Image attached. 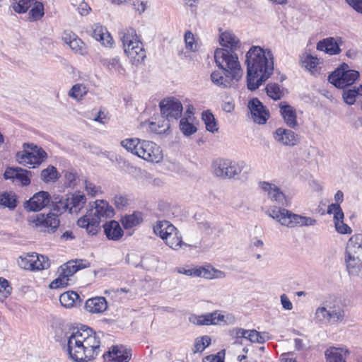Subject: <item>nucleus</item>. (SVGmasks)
Listing matches in <instances>:
<instances>
[{
    "label": "nucleus",
    "mask_w": 362,
    "mask_h": 362,
    "mask_svg": "<svg viewBox=\"0 0 362 362\" xmlns=\"http://www.w3.org/2000/svg\"><path fill=\"white\" fill-rule=\"evenodd\" d=\"M60 343L69 356L76 362L90 361L100 352V338L92 329L86 326L67 332Z\"/></svg>",
    "instance_id": "1"
},
{
    "label": "nucleus",
    "mask_w": 362,
    "mask_h": 362,
    "mask_svg": "<svg viewBox=\"0 0 362 362\" xmlns=\"http://www.w3.org/2000/svg\"><path fill=\"white\" fill-rule=\"evenodd\" d=\"M247 88L257 89L272 74L274 57L272 51L259 46H252L245 55Z\"/></svg>",
    "instance_id": "2"
},
{
    "label": "nucleus",
    "mask_w": 362,
    "mask_h": 362,
    "mask_svg": "<svg viewBox=\"0 0 362 362\" xmlns=\"http://www.w3.org/2000/svg\"><path fill=\"white\" fill-rule=\"evenodd\" d=\"M114 210L104 200H96L90 206L86 214L77 221V225L86 228L89 235H95L99 231L102 218L112 217Z\"/></svg>",
    "instance_id": "3"
},
{
    "label": "nucleus",
    "mask_w": 362,
    "mask_h": 362,
    "mask_svg": "<svg viewBox=\"0 0 362 362\" xmlns=\"http://www.w3.org/2000/svg\"><path fill=\"white\" fill-rule=\"evenodd\" d=\"M121 146L128 152L151 163H159L163 155L161 148L156 143L138 138L126 139L121 141Z\"/></svg>",
    "instance_id": "4"
},
{
    "label": "nucleus",
    "mask_w": 362,
    "mask_h": 362,
    "mask_svg": "<svg viewBox=\"0 0 362 362\" xmlns=\"http://www.w3.org/2000/svg\"><path fill=\"white\" fill-rule=\"evenodd\" d=\"M344 305L339 301H325L317 307L314 313V320L321 325H338L345 320Z\"/></svg>",
    "instance_id": "5"
},
{
    "label": "nucleus",
    "mask_w": 362,
    "mask_h": 362,
    "mask_svg": "<svg viewBox=\"0 0 362 362\" xmlns=\"http://www.w3.org/2000/svg\"><path fill=\"white\" fill-rule=\"evenodd\" d=\"M124 50L134 64L141 63L146 57L142 42L139 40L135 29L127 28L119 33Z\"/></svg>",
    "instance_id": "6"
},
{
    "label": "nucleus",
    "mask_w": 362,
    "mask_h": 362,
    "mask_svg": "<svg viewBox=\"0 0 362 362\" xmlns=\"http://www.w3.org/2000/svg\"><path fill=\"white\" fill-rule=\"evenodd\" d=\"M237 52L226 48H218L214 52L217 66L222 69V71L231 73L235 81H238L243 75V70L238 61Z\"/></svg>",
    "instance_id": "7"
},
{
    "label": "nucleus",
    "mask_w": 362,
    "mask_h": 362,
    "mask_svg": "<svg viewBox=\"0 0 362 362\" xmlns=\"http://www.w3.org/2000/svg\"><path fill=\"white\" fill-rule=\"evenodd\" d=\"M346 269L350 275L357 276L362 270V234L350 238L346 247Z\"/></svg>",
    "instance_id": "8"
},
{
    "label": "nucleus",
    "mask_w": 362,
    "mask_h": 362,
    "mask_svg": "<svg viewBox=\"0 0 362 362\" xmlns=\"http://www.w3.org/2000/svg\"><path fill=\"white\" fill-rule=\"evenodd\" d=\"M153 230L155 235L173 250H179L185 245L180 231L168 221H157L153 226Z\"/></svg>",
    "instance_id": "9"
},
{
    "label": "nucleus",
    "mask_w": 362,
    "mask_h": 362,
    "mask_svg": "<svg viewBox=\"0 0 362 362\" xmlns=\"http://www.w3.org/2000/svg\"><path fill=\"white\" fill-rule=\"evenodd\" d=\"M245 168L243 161H235L226 158H217L211 164L212 174L220 179L236 178Z\"/></svg>",
    "instance_id": "10"
},
{
    "label": "nucleus",
    "mask_w": 362,
    "mask_h": 362,
    "mask_svg": "<svg viewBox=\"0 0 362 362\" xmlns=\"http://www.w3.org/2000/svg\"><path fill=\"white\" fill-rule=\"evenodd\" d=\"M46 152L33 144H24L23 150L16 153L17 161L23 165L35 168L40 165L46 158Z\"/></svg>",
    "instance_id": "11"
},
{
    "label": "nucleus",
    "mask_w": 362,
    "mask_h": 362,
    "mask_svg": "<svg viewBox=\"0 0 362 362\" xmlns=\"http://www.w3.org/2000/svg\"><path fill=\"white\" fill-rule=\"evenodd\" d=\"M358 76V71L349 69L347 64H343L329 76L328 81L337 88H345L353 84Z\"/></svg>",
    "instance_id": "12"
},
{
    "label": "nucleus",
    "mask_w": 362,
    "mask_h": 362,
    "mask_svg": "<svg viewBox=\"0 0 362 362\" xmlns=\"http://www.w3.org/2000/svg\"><path fill=\"white\" fill-rule=\"evenodd\" d=\"M30 223L40 232L54 233L59 226V219L54 213L39 214L29 217Z\"/></svg>",
    "instance_id": "13"
},
{
    "label": "nucleus",
    "mask_w": 362,
    "mask_h": 362,
    "mask_svg": "<svg viewBox=\"0 0 362 362\" xmlns=\"http://www.w3.org/2000/svg\"><path fill=\"white\" fill-rule=\"evenodd\" d=\"M267 214L281 225L288 228L298 226L301 216L293 214L284 208L276 206L268 209Z\"/></svg>",
    "instance_id": "14"
},
{
    "label": "nucleus",
    "mask_w": 362,
    "mask_h": 362,
    "mask_svg": "<svg viewBox=\"0 0 362 362\" xmlns=\"http://www.w3.org/2000/svg\"><path fill=\"white\" fill-rule=\"evenodd\" d=\"M18 264L24 269L42 270L49 268L50 262L47 257L32 253L21 257Z\"/></svg>",
    "instance_id": "15"
},
{
    "label": "nucleus",
    "mask_w": 362,
    "mask_h": 362,
    "mask_svg": "<svg viewBox=\"0 0 362 362\" xmlns=\"http://www.w3.org/2000/svg\"><path fill=\"white\" fill-rule=\"evenodd\" d=\"M162 115L170 122L171 119L177 120L182 114V105L181 103L174 98H170L160 103Z\"/></svg>",
    "instance_id": "16"
},
{
    "label": "nucleus",
    "mask_w": 362,
    "mask_h": 362,
    "mask_svg": "<svg viewBox=\"0 0 362 362\" xmlns=\"http://www.w3.org/2000/svg\"><path fill=\"white\" fill-rule=\"evenodd\" d=\"M62 273L59 277L51 282V288H59L66 286L69 283V277L76 273L77 270L76 262L71 260L61 267Z\"/></svg>",
    "instance_id": "17"
},
{
    "label": "nucleus",
    "mask_w": 362,
    "mask_h": 362,
    "mask_svg": "<svg viewBox=\"0 0 362 362\" xmlns=\"http://www.w3.org/2000/svg\"><path fill=\"white\" fill-rule=\"evenodd\" d=\"M130 350L120 345L112 346L109 351L103 354L105 362H129L132 354Z\"/></svg>",
    "instance_id": "18"
},
{
    "label": "nucleus",
    "mask_w": 362,
    "mask_h": 362,
    "mask_svg": "<svg viewBox=\"0 0 362 362\" xmlns=\"http://www.w3.org/2000/svg\"><path fill=\"white\" fill-rule=\"evenodd\" d=\"M274 140L281 145L295 146L300 141V136L291 129L279 127L273 134Z\"/></svg>",
    "instance_id": "19"
},
{
    "label": "nucleus",
    "mask_w": 362,
    "mask_h": 362,
    "mask_svg": "<svg viewBox=\"0 0 362 362\" xmlns=\"http://www.w3.org/2000/svg\"><path fill=\"white\" fill-rule=\"evenodd\" d=\"M248 109L253 121L257 124H264L269 117V113L262 102L254 98L248 103Z\"/></svg>",
    "instance_id": "20"
},
{
    "label": "nucleus",
    "mask_w": 362,
    "mask_h": 362,
    "mask_svg": "<svg viewBox=\"0 0 362 362\" xmlns=\"http://www.w3.org/2000/svg\"><path fill=\"white\" fill-rule=\"evenodd\" d=\"M50 202V196L47 192L40 191L35 193L24 204V208L28 211H38L47 206Z\"/></svg>",
    "instance_id": "21"
},
{
    "label": "nucleus",
    "mask_w": 362,
    "mask_h": 362,
    "mask_svg": "<svg viewBox=\"0 0 362 362\" xmlns=\"http://www.w3.org/2000/svg\"><path fill=\"white\" fill-rule=\"evenodd\" d=\"M226 316L218 311L211 313H206L202 315H193L189 317V320L197 325H218L221 322H226Z\"/></svg>",
    "instance_id": "22"
},
{
    "label": "nucleus",
    "mask_w": 362,
    "mask_h": 362,
    "mask_svg": "<svg viewBox=\"0 0 362 362\" xmlns=\"http://www.w3.org/2000/svg\"><path fill=\"white\" fill-rule=\"evenodd\" d=\"M259 186L264 192H267L268 198L272 202L283 206L286 204L285 194L276 185L263 181L259 182Z\"/></svg>",
    "instance_id": "23"
},
{
    "label": "nucleus",
    "mask_w": 362,
    "mask_h": 362,
    "mask_svg": "<svg viewBox=\"0 0 362 362\" xmlns=\"http://www.w3.org/2000/svg\"><path fill=\"white\" fill-rule=\"evenodd\" d=\"M350 351L346 346H330L325 351L326 362H346Z\"/></svg>",
    "instance_id": "24"
},
{
    "label": "nucleus",
    "mask_w": 362,
    "mask_h": 362,
    "mask_svg": "<svg viewBox=\"0 0 362 362\" xmlns=\"http://www.w3.org/2000/svg\"><path fill=\"white\" fill-rule=\"evenodd\" d=\"M31 173L21 168H7L4 173V178L6 180H18L22 185L27 186L30 183V176Z\"/></svg>",
    "instance_id": "25"
},
{
    "label": "nucleus",
    "mask_w": 362,
    "mask_h": 362,
    "mask_svg": "<svg viewBox=\"0 0 362 362\" xmlns=\"http://www.w3.org/2000/svg\"><path fill=\"white\" fill-rule=\"evenodd\" d=\"M62 37L63 41L76 53L84 54L86 52L84 42L73 32L64 31Z\"/></svg>",
    "instance_id": "26"
},
{
    "label": "nucleus",
    "mask_w": 362,
    "mask_h": 362,
    "mask_svg": "<svg viewBox=\"0 0 362 362\" xmlns=\"http://www.w3.org/2000/svg\"><path fill=\"white\" fill-rule=\"evenodd\" d=\"M280 112L286 124L291 128L296 129L298 124L296 110L286 102H281L279 104Z\"/></svg>",
    "instance_id": "27"
},
{
    "label": "nucleus",
    "mask_w": 362,
    "mask_h": 362,
    "mask_svg": "<svg viewBox=\"0 0 362 362\" xmlns=\"http://www.w3.org/2000/svg\"><path fill=\"white\" fill-rule=\"evenodd\" d=\"M211 80L216 86L221 88H227L233 85V81H235V78L232 77L231 73L226 71L221 73L215 71L211 74Z\"/></svg>",
    "instance_id": "28"
},
{
    "label": "nucleus",
    "mask_w": 362,
    "mask_h": 362,
    "mask_svg": "<svg viewBox=\"0 0 362 362\" xmlns=\"http://www.w3.org/2000/svg\"><path fill=\"white\" fill-rule=\"evenodd\" d=\"M220 43L222 48L233 51H240L241 43L240 40L231 31H226L220 35Z\"/></svg>",
    "instance_id": "29"
},
{
    "label": "nucleus",
    "mask_w": 362,
    "mask_h": 362,
    "mask_svg": "<svg viewBox=\"0 0 362 362\" xmlns=\"http://www.w3.org/2000/svg\"><path fill=\"white\" fill-rule=\"evenodd\" d=\"M103 228L104 233L109 240H118L124 235V231L119 222L115 220L106 222L103 225Z\"/></svg>",
    "instance_id": "30"
},
{
    "label": "nucleus",
    "mask_w": 362,
    "mask_h": 362,
    "mask_svg": "<svg viewBox=\"0 0 362 362\" xmlns=\"http://www.w3.org/2000/svg\"><path fill=\"white\" fill-rule=\"evenodd\" d=\"M107 308V303L104 297L89 298L85 304V309L91 313H101Z\"/></svg>",
    "instance_id": "31"
},
{
    "label": "nucleus",
    "mask_w": 362,
    "mask_h": 362,
    "mask_svg": "<svg viewBox=\"0 0 362 362\" xmlns=\"http://www.w3.org/2000/svg\"><path fill=\"white\" fill-rule=\"evenodd\" d=\"M93 37L100 41L105 46H110L113 43V39L107 29L100 24H95L93 26Z\"/></svg>",
    "instance_id": "32"
},
{
    "label": "nucleus",
    "mask_w": 362,
    "mask_h": 362,
    "mask_svg": "<svg viewBox=\"0 0 362 362\" xmlns=\"http://www.w3.org/2000/svg\"><path fill=\"white\" fill-rule=\"evenodd\" d=\"M69 198V211L71 214H78L84 206L86 202V196L81 192L71 194Z\"/></svg>",
    "instance_id": "33"
},
{
    "label": "nucleus",
    "mask_w": 362,
    "mask_h": 362,
    "mask_svg": "<svg viewBox=\"0 0 362 362\" xmlns=\"http://www.w3.org/2000/svg\"><path fill=\"white\" fill-rule=\"evenodd\" d=\"M317 49L331 55L339 54L341 51L338 43L333 37H328L320 41L317 45Z\"/></svg>",
    "instance_id": "34"
},
{
    "label": "nucleus",
    "mask_w": 362,
    "mask_h": 362,
    "mask_svg": "<svg viewBox=\"0 0 362 362\" xmlns=\"http://www.w3.org/2000/svg\"><path fill=\"white\" fill-rule=\"evenodd\" d=\"M101 64L106 68L110 72H117L120 74H123L124 69L122 67L119 58L115 57H102L100 59Z\"/></svg>",
    "instance_id": "35"
},
{
    "label": "nucleus",
    "mask_w": 362,
    "mask_h": 362,
    "mask_svg": "<svg viewBox=\"0 0 362 362\" xmlns=\"http://www.w3.org/2000/svg\"><path fill=\"white\" fill-rule=\"evenodd\" d=\"M59 301L63 307L70 308L76 305L77 303H80L82 300L76 292L69 291L60 295Z\"/></svg>",
    "instance_id": "36"
},
{
    "label": "nucleus",
    "mask_w": 362,
    "mask_h": 362,
    "mask_svg": "<svg viewBox=\"0 0 362 362\" xmlns=\"http://www.w3.org/2000/svg\"><path fill=\"white\" fill-rule=\"evenodd\" d=\"M344 101L349 105H354L356 102H360L362 98V85L358 88L345 89L343 93Z\"/></svg>",
    "instance_id": "37"
},
{
    "label": "nucleus",
    "mask_w": 362,
    "mask_h": 362,
    "mask_svg": "<svg viewBox=\"0 0 362 362\" xmlns=\"http://www.w3.org/2000/svg\"><path fill=\"white\" fill-rule=\"evenodd\" d=\"M143 221L141 214L134 212L132 214L125 215L121 219L123 227L125 229H130L139 225Z\"/></svg>",
    "instance_id": "38"
},
{
    "label": "nucleus",
    "mask_w": 362,
    "mask_h": 362,
    "mask_svg": "<svg viewBox=\"0 0 362 362\" xmlns=\"http://www.w3.org/2000/svg\"><path fill=\"white\" fill-rule=\"evenodd\" d=\"M0 206L14 209L16 207L15 194L11 192H0Z\"/></svg>",
    "instance_id": "39"
},
{
    "label": "nucleus",
    "mask_w": 362,
    "mask_h": 362,
    "mask_svg": "<svg viewBox=\"0 0 362 362\" xmlns=\"http://www.w3.org/2000/svg\"><path fill=\"white\" fill-rule=\"evenodd\" d=\"M303 66L308 69L311 74H315L318 73L317 65L319 59L310 54L303 56L301 59Z\"/></svg>",
    "instance_id": "40"
},
{
    "label": "nucleus",
    "mask_w": 362,
    "mask_h": 362,
    "mask_svg": "<svg viewBox=\"0 0 362 362\" xmlns=\"http://www.w3.org/2000/svg\"><path fill=\"white\" fill-rule=\"evenodd\" d=\"M69 210V198L64 197H56L54 200L52 201V211L53 213L58 214H61L63 212Z\"/></svg>",
    "instance_id": "41"
},
{
    "label": "nucleus",
    "mask_w": 362,
    "mask_h": 362,
    "mask_svg": "<svg viewBox=\"0 0 362 362\" xmlns=\"http://www.w3.org/2000/svg\"><path fill=\"white\" fill-rule=\"evenodd\" d=\"M88 89L86 86L81 83L75 84L69 91V96L79 101L86 95Z\"/></svg>",
    "instance_id": "42"
},
{
    "label": "nucleus",
    "mask_w": 362,
    "mask_h": 362,
    "mask_svg": "<svg viewBox=\"0 0 362 362\" xmlns=\"http://www.w3.org/2000/svg\"><path fill=\"white\" fill-rule=\"evenodd\" d=\"M34 6L28 13V20L30 21H35L40 19L45 14L44 5L39 1H35Z\"/></svg>",
    "instance_id": "43"
},
{
    "label": "nucleus",
    "mask_w": 362,
    "mask_h": 362,
    "mask_svg": "<svg viewBox=\"0 0 362 362\" xmlns=\"http://www.w3.org/2000/svg\"><path fill=\"white\" fill-rule=\"evenodd\" d=\"M267 94L274 100H280L284 96V92L277 83H269L266 87Z\"/></svg>",
    "instance_id": "44"
},
{
    "label": "nucleus",
    "mask_w": 362,
    "mask_h": 362,
    "mask_svg": "<svg viewBox=\"0 0 362 362\" xmlns=\"http://www.w3.org/2000/svg\"><path fill=\"white\" fill-rule=\"evenodd\" d=\"M35 1V0H17L11 6L15 12L24 13L33 5Z\"/></svg>",
    "instance_id": "45"
},
{
    "label": "nucleus",
    "mask_w": 362,
    "mask_h": 362,
    "mask_svg": "<svg viewBox=\"0 0 362 362\" xmlns=\"http://www.w3.org/2000/svg\"><path fill=\"white\" fill-rule=\"evenodd\" d=\"M202 119L208 131L214 132L218 131L216 119L211 112L206 111L202 113Z\"/></svg>",
    "instance_id": "46"
},
{
    "label": "nucleus",
    "mask_w": 362,
    "mask_h": 362,
    "mask_svg": "<svg viewBox=\"0 0 362 362\" xmlns=\"http://www.w3.org/2000/svg\"><path fill=\"white\" fill-rule=\"evenodd\" d=\"M57 178L58 173L54 166H49L41 172V179L45 182L55 181Z\"/></svg>",
    "instance_id": "47"
},
{
    "label": "nucleus",
    "mask_w": 362,
    "mask_h": 362,
    "mask_svg": "<svg viewBox=\"0 0 362 362\" xmlns=\"http://www.w3.org/2000/svg\"><path fill=\"white\" fill-rule=\"evenodd\" d=\"M12 287L8 281L4 278H0V302H3L11 293Z\"/></svg>",
    "instance_id": "48"
},
{
    "label": "nucleus",
    "mask_w": 362,
    "mask_h": 362,
    "mask_svg": "<svg viewBox=\"0 0 362 362\" xmlns=\"http://www.w3.org/2000/svg\"><path fill=\"white\" fill-rule=\"evenodd\" d=\"M180 129L186 136H189L197 131V128L189 123L187 118H182L180 122Z\"/></svg>",
    "instance_id": "49"
},
{
    "label": "nucleus",
    "mask_w": 362,
    "mask_h": 362,
    "mask_svg": "<svg viewBox=\"0 0 362 362\" xmlns=\"http://www.w3.org/2000/svg\"><path fill=\"white\" fill-rule=\"evenodd\" d=\"M211 344V338L209 336H203L196 339L194 341V352H202Z\"/></svg>",
    "instance_id": "50"
},
{
    "label": "nucleus",
    "mask_w": 362,
    "mask_h": 362,
    "mask_svg": "<svg viewBox=\"0 0 362 362\" xmlns=\"http://www.w3.org/2000/svg\"><path fill=\"white\" fill-rule=\"evenodd\" d=\"M213 267L211 265H206L205 267H197V277H202L207 279H213Z\"/></svg>",
    "instance_id": "51"
},
{
    "label": "nucleus",
    "mask_w": 362,
    "mask_h": 362,
    "mask_svg": "<svg viewBox=\"0 0 362 362\" xmlns=\"http://www.w3.org/2000/svg\"><path fill=\"white\" fill-rule=\"evenodd\" d=\"M85 189L88 194L92 197L101 192V187L100 186H97L94 183L87 180L85 182Z\"/></svg>",
    "instance_id": "52"
},
{
    "label": "nucleus",
    "mask_w": 362,
    "mask_h": 362,
    "mask_svg": "<svg viewBox=\"0 0 362 362\" xmlns=\"http://www.w3.org/2000/svg\"><path fill=\"white\" fill-rule=\"evenodd\" d=\"M168 127L169 124H164V122H163L161 124L153 122H151L149 124V128L151 131L156 134H162L163 132H165V130L168 128Z\"/></svg>",
    "instance_id": "53"
},
{
    "label": "nucleus",
    "mask_w": 362,
    "mask_h": 362,
    "mask_svg": "<svg viewBox=\"0 0 362 362\" xmlns=\"http://www.w3.org/2000/svg\"><path fill=\"white\" fill-rule=\"evenodd\" d=\"M335 228L337 231L341 234H350L352 231L351 228L343 221H337L334 223Z\"/></svg>",
    "instance_id": "54"
},
{
    "label": "nucleus",
    "mask_w": 362,
    "mask_h": 362,
    "mask_svg": "<svg viewBox=\"0 0 362 362\" xmlns=\"http://www.w3.org/2000/svg\"><path fill=\"white\" fill-rule=\"evenodd\" d=\"M185 41L187 48L191 51H195L196 46H194V35L190 31H187L185 34Z\"/></svg>",
    "instance_id": "55"
},
{
    "label": "nucleus",
    "mask_w": 362,
    "mask_h": 362,
    "mask_svg": "<svg viewBox=\"0 0 362 362\" xmlns=\"http://www.w3.org/2000/svg\"><path fill=\"white\" fill-rule=\"evenodd\" d=\"M316 223L317 221L312 217L300 216V220L298 222V227L313 226H315Z\"/></svg>",
    "instance_id": "56"
},
{
    "label": "nucleus",
    "mask_w": 362,
    "mask_h": 362,
    "mask_svg": "<svg viewBox=\"0 0 362 362\" xmlns=\"http://www.w3.org/2000/svg\"><path fill=\"white\" fill-rule=\"evenodd\" d=\"M114 203L115 206L118 209H120L128 204V199L125 196L116 195L114 197Z\"/></svg>",
    "instance_id": "57"
},
{
    "label": "nucleus",
    "mask_w": 362,
    "mask_h": 362,
    "mask_svg": "<svg viewBox=\"0 0 362 362\" xmlns=\"http://www.w3.org/2000/svg\"><path fill=\"white\" fill-rule=\"evenodd\" d=\"M176 271L179 274H185L189 276H193L197 277V267H192V268H185V267H177L176 269Z\"/></svg>",
    "instance_id": "58"
},
{
    "label": "nucleus",
    "mask_w": 362,
    "mask_h": 362,
    "mask_svg": "<svg viewBox=\"0 0 362 362\" xmlns=\"http://www.w3.org/2000/svg\"><path fill=\"white\" fill-rule=\"evenodd\" d=\"M332 207L335 208V211H333L334 223L339 221H343L344 213L339 204H332Z\"/></svg>",
    "instance_id": "59"
},
{
    "label": "nucleus",
    "mask_w": 362,
    "mask_h": 362,
    "mask_svg": "<svg viewBox=\"0 0 362 362\" xmlns=\"http://www.w3.org/2000/svg\"><path fill=\"white\" fill-rule=\"evenodd\" d=\"M354 11L358 13H362V0H345Z\"/></svg>",
    "instance_id": "60"
},
{
    "label": "nucleus",
    "mask_w": 362,
    "mask_h": 362,
    "mask_svg": "<svg viewBox=\"0 0 362 362\" xmlns=\"http://www.w3.org/2000/svg\"><path fill=\"white\" fill-rule=\"evenodd\" d=\"M280 298H281V305L285 310H292L293 304L286 294H282L280 296Z\"/></svg>",
    "instance_id": "61"
},
{
    "label": "nucleus",
    "mask_w": 362,
    "mask_h": 362,
    "mask_svg": "<svg viewBox=\"0 0 362 362\" xmlns=\"http://www.w3.org/2000/svg\"><path fill=\"white\" fill-rule=\"evenodd\" d=\"M220 353L217 355H209L206 356L202 362H224L223 357L219 356Z\"/></svg>",
    "instance_id": "62"
},
{
    "label": "nucleus",
    "mask_w": 362,
    "mask_h": 362,
    "mask_svg": "<svg viewBox=\"0 0 362 362\" xmlns=\"http://www.w3.org/2000/svg\"><path fill=\"white\" fill-rule=\"evenodd\" d=\"M232 333L237 339L245 338L247 333V329L236 327L233 329Z\"/></svg>",
    "instance_id": "63"
},
{
    "label": "nucleus",
    "mask_w": 362,
    "mask_h": 362,
    "mask_svg": "<svg viewBox=\"0 0 362 362\" xmlns=\"http://www.w3.org/2000/svg\"><path fill=\"white\" fill-rule=\"evenodd\" d=\"M269 339V333L258 332L257 337L255 338V343L264 344L266 341Z\"/></svg>",
    "instance_id": "64"
}]
</instances>
